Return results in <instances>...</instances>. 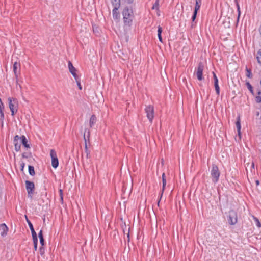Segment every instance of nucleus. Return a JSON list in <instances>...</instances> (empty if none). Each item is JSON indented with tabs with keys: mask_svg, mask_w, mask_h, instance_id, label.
<instances>
[{
	"mask_svg": "<svg viewBox=\"0 0 261 261\" xmlns=\"http://www.w3.org/2000/svg\"><path fill=\"white\" fill-rule=\"evenodd\" d=\"M96 122V117L94 115H92L90 119L89 124L90 127H92Z\"/></svg>",
	"mask_w": 261,
	"mask_h": 261,
	"instance_id": "20",
	"label": "nucleus"
},
{
	"mask_svg": "<svg viewBox=\"0 0 261 261\" xmlns=\"http://www.w3.org/2000/svg\"><path fill=\"white\" fill-rule=\"evenodd\" d=\"M76 82H77V85H78L79 88L80 90H81V89H82V86H81V84H80V82L78 80H77V81H76Z\"/></svg>",
	"mask_w": 261,
	"mask_h": 261,
	"instance_id": "38",
	"label": "nucleus"
},
{
	"mask_svg": "<svg viewBox=\"0 0 261 261\" xmlns=\"http://www.w3.org/2000/svg\"><path fill=\"white\" fill-rule=\"evenodd\" d=\"M199 10V9H198L194 8V12H193V15H192V18H191V19H192V23L191 24V28H194L195 26V25L194 23V21H195V20L196 19V16H197V12H198Z\"/></svg>",
	"mask_w": 261,
	"mask_h": 261,
	"instance_id": "16",
	"label": "nucleus"
},
{
	"mask_svg": "<svg viewBox=\"0 0 261 261\" xmlns=\"http://www.w3.org/2000/svg\"><path fill=\"white\" fill-rule=\"evenodd\" d=\"M237 11L238 12V18H237V22H238L239 20V18H240V7H239L238 4L237 5Z\"/></svg>",
	"mask_w": 261,
	"mask_h": 261,
	"instance_id": "34",
	"label": "nucleus"
},
{
	"mask_svg": "<svg viewBox=\"0 0 261 261\" xmlns=\"http://www.w3.org/2000/svg\"><path fill=\"white\" fill-rule=\"evenodd\" d=\"M71 73L74 76V77L75 78L76 81L78 80V76L76 73V71H74V72L71 71Z\"/></svg>",
	"mask_w": 261,
	"mask_h": 261,
	"instance_id": "35",
	"label": "nucleus"
},
{
	"mask_svg": "<svg viewBox=\"0 0 261 261\" xmlns=\"http://www.w3.org/2000/svg\"><path fill=\"white\" fill-rule=\"evenodd\" d=\"M220 172L216 164H212L211 171V176L214 183H217L219 180Z\"/></svg>",
	"mask_w": 261,
	"mask_h": 261,
	"instance_id": "2",
	"label": "nucleus"
},
{
	"mask_svg": "<svg viewBox=\"0 0 261 261\" xmlns=\"http://www.w3.org/2000/svg\"><path fill=\"white\" fill-rule=\"evenodd\" d=\"M38 237L40 240V245H44V240L43 236L42 230H41L38 233Z\"/></svg>",
	"mask_w": 261,
	"mask_h": 261,
	"instance_id": "22",
	"label": "nucleus"
},
{
	"mask_svg": "<svg viewBox=\"0 0 261 261\" xmlns=\"http://www.w3.org/2000/svg\"><path fill=\"white\" fill-rule=\"evenodd\" d=\"M4 106L2 101L1 99L0 98V121L2 122V125L3 126V121L4 119Z\"/></svg>",
	"mask_w": 261,
	"mask_h": 261,
	"instance_id": "14",
	"label": "nucleus"
},
{
	"mask_svg": "<svg viewBox=\"0 0 261 261\" xmlns=\"http://www.w3.org/2000/svg\"><path fill=\"white\" fill-rule=\"evenodd\" d=\"M22 156L23 158H25V159H27L29 157V156L26 153H22Z\"/></svg>",
	"mask_w": 261,
	"mask_h": 261,
	"instance_id": "37",
	"label": "nucleus"
},
{
	"mask_svg": "<svg viewBox=\"0 0 261 261\" xmlns=\"http://www.w3.org/2000/svg\"><path fill=\"white\" fill-rule=\"evenodd\" d=\"M42 246H41V248H40V250H41V249H42Z\"/></svg>",
	"mask_w": 261,
	"mask_h": 261,
	"instance_id": "45",
	"label": "nucleus"
},
{
	"mask_svg": "<svg viewBox=\"0 0 261 261\" xmlns=\"http://www.w3.org/2000/svg\"><path fill=\"white\" fill-rule=\"evenodd\" d=\"M125 1H126V2L127 3L130 4H132V3H133V1H134V0H125Z\"/></svg>",
	"mask_w": 261,
	"mask_h": 261,
	"instance_id": "40",
	"label": "nucleus"
},
{
	"mask_svg": "<svg viewBox=\"0 0 261 261\" xmlns=\"http://www.w3.org/2000/svg\"><path fill=\"white\" fill-rule=\"evenodd\" d=\"M50 156L51 159V165L53 167L56 169L59 165V161L57 157V153L54 149H51L50 151Z\"/></svg>",
	"mask_w": 261,
	"mask_h": 261,
	"instance_id": "7",
	"label": "nucleus"
},
{
	"mask_svg": "<svg viewBox=\"0 0 261 261\" xmlns=\"http://www.w3.org/2000/svg\"><path fill=\"white\" fill-rule=\"evenodd\" d=\"M37 246H34V250H35V251H36V250H37Z\"/></svg>",
	"mask_w": 261,
	"mask_h": 261,
	"instance_id": "41",
	"label": "nucleus"
},
{
	"mask_svg": "<svg viewBox=\"0 0 261 261\" xmlns=\"http://www.w3.org/2000/svg\"><path fill=\"white\" fill-rule=\"evenodd\" d=\"M257 59L258 62L261 64V49L257 53Z\"/></svg>",
	"mask_w": 261,
	"mask_h": 261,
	"instance_id": "33",
	"label": "nucleus"
},
{
	"mask_svg": "<svg viewBox=\"0 0 261 261\" xmlns=\"http://www.w3.org/2000/svg\"><path fill=\"white\" fill-rule=\"evenodd\" d=\"M84 139L85 140V152L87 153V157L88 158V155L90 154V151L88 149L87 141V139H86V138L85 137V134L84 135Z\"/></svg>",
	"mask_w": 261,
	"mask_h": 261,
	"instance_id": "24",
	"label": "nucleus"
},
{
	"mask_svg": "<svg viewBox=\"0 0 261 261\" xmlns=\"http://www.w3.org/2000/svg\"><path fill=\"white\" fill-rule=\"evenodd\" d=\"M24 166H25L24 163H23V162H21L20 163V167H21V170H23V168H24Z\"/></svg>",
	"mask_w": 261,
	"mask_h": 261,
	"instance_id": "36",
	"label": "nucleus"
},
{
	"mask_svg": "<svg viewBox=\"0 0 261 261\" xmlns=\"http://www.w3.org/2000/svg\"><path fill=\"white\" fill-rule=\"evenodd\" d=\"M162 184H163V185H162V189L161 193V195H160V199L162 197L163 192H164V191L165 190V187H166V176H165V174L164 173H163L162 174Z\"/></svg>",
	"mask_w": 261,
	"mask_h": 261,
	"instance_id": "15",
	"label": "nucleus"
},
{
	"mask_svg": "<svg viewBox=\"0 0 261 261\" xmlns=\"http://www.w3.org/2000/svg\"><path fill=\"white\" fill-rule=\"evenodd\" d=\"M236 127L237 128V131L238 133V135H240L241 134V123H240V118H238V120L236 123Z\"/></svg>",
	"mask_w": 261,
	"mask_h": 261,
	"instance_id": "23",
	"label": "nucleus"
},
{
	"mask_svg": "<svg viewBox=\"0 0 261 261\" xmlns=\"http://www.w3.org/2000/svg\"><path fill=\"white\" fill-rule=\"evenodd\" d=\"M122 15L125 25L130 26L134 17L132 8L128 6L125 7L122 11Z\"/></svg>",
	"mask_w": 261,
	"mask_h": 261,
	"instance_id": "1",
	"label": "nucleus"
},
{
	"mask_svg": "<svg viewBox=\"0 0 261 261\" xmlns=\"http://www.w3.org/2000/svg\"><path fill=\"white\" fill-rule=\"evenodd\" d=\"M213 75L214 82V87L216 90V94L219 95L220 94V89L218 84V79L217 77L215 72H213Z\"/></svg>",
	"mask_w": 261,
	"mask_h": 261,
	"instance_id": "12",
	"label": "nucleus"
},
{
	"mask_svg": "<svg viewBox=\"0 0 261 261\" xmlns=\"http://www.w3.org/2000/svg\"><path fill=\"white\" fill-rule=\"evenodd\" d=\"M68 68H69V71L70 73L71 72V71L72 72L76 71V69L74 67L72 63L70 61L68 62Z\"/></svg>",
	"mask_w": 261,
	"mask_h": 261,
	"instance_id": "27",
	"label": "nucleus"
},
{
	"mask_svg": "<svg viewBox=\"0 0 261 261\" xmlns=\"http://www.w3.org/2000/svg\"><path fill=\"white\" fill-rule=\"evenodd\" d=\"M253 219H254L256 226L258 227H261V223L259 221L258 219H257L256 217H253Z\"/></svg>",
	"mask_w": 261,
	"mask_h": 261,
	"instance_id": "32",
	"label": "nucleus"
},
{
	"mask_svg": "<svg viewBox=\"0 0 261 261\" xmlns=\"http://www.w3.org/2000/svg\"><path fill=\"white\" fill-rule=\"evenodd\" d=\"M13 144L15 146V150L16 151L18 152L20 150L21 148V141L19 135H17L14 137L13 140Z\"/></svg>",
	"mask_w": 261,
	"mask_h": 261,
	"instance_id": "11",
	"label": "nucleus"
},
{
	"mask_svg": "<svg viewBox=\"0 0 261 261\" xmlns=\"http://www.w3.org/2000/svg\"><path fill=\"white\" fill-rule=\"evenodd\" d=\"M246 76L250 79H251L253 76L251 70L250 69H248V68H246Z\"/></svg>",
	"mask_w": 261,
	"mask_h": 261,
	"instance_id": "29",
	"label": "nucleus"
},
{
	"mask_svg": "<svg viewBox=\"0 0 261 261\" xmlns=\"http://www.w3.org/2000/svg\"><path fill=\"white\" fill-rule=\"evenodd\" d=\"M227 220L230 225H233L237 223V214L234 211L230 210L229 212Z\"/></svg>",
	"mask_w": 261,
	"mask_h": 261,
	"instance_id": "6",
	"label": "nucleus"
},
{
	"mask_svg": "<svg viewBox=\"0 0 261 261\" xmlns=\"http://www.w3.org/2000/svg\"><path fill=\"white\" fill-rule=\"evenodd\" d=\"M8 231V228L5 223L0 225V234L2 236H5Z\"/></svg>",
	"mask_w": 261,
	"mask_h": 261,
	"instance_id": "13",
	"label": "nucleus"
},
{
	"mask_svg": "<svg viewBox=\"0 0 261 261\" xmlns=\"http://www.w3.org/2000/svg\"><path fill=\"white\" fill-rule=\"evenodd\" d=\"M256 185H259V181H258V180H256Z\"/></svg>",
	"mask_w": 261,
	"mask_h": 261,
	"instance_id": "42",
	"label": "nucleus"
},
{
	"mask_svg": "<svg viewBox=\"0 0 261 261\" xmlns=\"http://www.w3.org/2000/svg\"><path fill=\"white\" fill-rule=\"evenodd\" d=\"M127 238H128V239H129V233H128V234H127Z\"/></svg>",
	"mask_w": 261,
	"mask_h": 261,
	"instance_id": "44",
	"label": "nucleus"
},
{
	"mask_svg": "<svg viewBox=\"0 0 261 261\" xmlns=\"http://www.w3.org/2000/svg\"><path fill=\"white\" fill-rule=\"evenodd\" d=\"M201 5V0H195L194 8L200 9Z\"/></svg>",
	"mask_w": 261,
	"mask_h": 261,
	"instance_id": "30",
	"label": "nucleus"
},
{
	"mask_svg": "<svg viewBox=\"0 0 261 261\" xmlns=\"http://www.w3.org/2000/svg\"><path fill=\"white\" fill-rule=\"evenodd\" d=\"M111 3L114 8H119L120 7V0H111Z\"/></svg>",
	"mask_w": 261,
	"mask_h": 261,
	"instance_id": "21",
	"label": "nucleus"
},
{
	"mask_svg": "<svg viewBox=\"0 0 261 261\" xmlns=\"http://www.w3.org/2000/svg\"><path fill=\"white\" fill-rule=\"evenodd\" d=\"M20 138L21 143L25 147V148H30V146L29 144L28 143V140L25 136L22 135Z\"/></svg>",
	"mask_w": 261,
	"mask_h": 261,
	"instance_id": "17",
	"label": "nucleus"
},
{
	"mask_svg": "<svg viewBox=\"0 0 261 261\" xmlns=\"http://www.w3.org/2000/svg\"><path fill=\"white\" fill-rule=\"evenodd\" d=\"M152 9L159 10V0H156L152 7Z\"/></svg>",
	"mask_w": 261,
	"mask_h": 261,
	"instance_id": "31",
	"label": "nucleus"
},
{
	"mask_svg": "<svg viewBox=\"0 0 261 261\" xmlns=\"http://www.w3.org/2000/svg\"><path fill=\"white\" fill-rule=\"evenodd\" d=\"M60 197H61V200L62 201H63V195H62V190H60Z\"/></svg>",
	"mask_w": 261,
	"mask_h": 261,
	"instance_id": "39",
	"label": "nucleus"
},
{
	"mask_svg": "<svg viewBox=\"0 0 261 261\" xmlns=\"http://www.w3.org/2000/svg\"><path fill=\"white\" fill-rule=\"evenodd\" d=\"M251 167L254 168V164L253 163H252Z\"/></svg>",
	"mask_w": 261,
	"mask_h": 261,
	"instance_id": "43",
	"label": "nucleus"
},
{
	"mask_svg": "<svg viewBox=\"0 0 261 261\" xmlns=\"http://www.w3.org/2000/svg\"><path fill=\"white\" fill-rule=\"evenodd\" d=\"M13 71L15 75L16 80H18V76L20 73V63L15 62L13 65Z\"/></svg>",
	"mask_w": 261,
	"mask_h": 261,
	"instance_id": "10",
	"label": "nucleus"
},
{
	"mask_svg": "<svg viewBox=\"0 0 261 261\" xmlns=\"http://www.w3.org/2000/svg\"><path fill=\"white\" fill-rule=\"evenodd\" d=\"M163 30L161 27L158 26V37L159 38V41L161 42H163V39L161 36Z\"/></svg>",
	"mask_w": 261,
	"mask_h": 261,
	"instance_id": "19",
	"label": "nucleus"
},
{
	"mask_svg": "<svg viewBox=\"0 0 261 261\" xmlns=\"http://www.w3.org/2000/svg\"><path fill=\"white\" fill-rule=\"evenodd\" d=\"M255 100L257 103L261 102V91L257 92V95L255 97Z\"/></svg>",
	"mask_w": 261,
	"mask_h": 261,
	"instance_id": "28",
	"label": "nucleus"
},
{
	"mask_svg": "<svg viewBox=\"0 0 261 261\" xmlns=\"http://www.w3.org/2000/svg\"><path fill=\"white\" fill-rule=\"evenodd\" d=\"M145 111L148 119L150 123H152L154 114L153 106L150 105L147 106L145 109Z\"/></svg>",
	"mask_w": 261,
	"mask_h": 261,
	"instance_id": "4",
	"label": "nucleus"
},
{
	"mask_svg": "<svg viewBox=\"0 0 261 261\" xmlns=\"http://www.w3.org/2000/svg\"><path fill=\"white\" fill-rule=\"evenodd\" d=\"M9 102V107L11 112V115L13 116L15 113L17 111V100L16 98L9 97L8 98Z\"/></svg>",
	"mask_w": 261,
	"mask_h": 261,
	"instance_id": "3",
	"label": "nucleus"
},
{
	"mask_svg": "<svg viewBox=\"0 0 261 261\" xmlns=\"http://www.w3.org/2000/svg\"><path fill=\"white\" fill-rule=\"evenodd\" d=\"M26 189L28 192V196L32 197L33 192L35 188V185L33 182L29 180L25 181Z\"/></svg>",
	"mask_w": 261,
	"mask_h": 261,
	"instance_id": "9",
	"label": "nucleus"
},
{
	"mask_svg": "<svg viewBox=\"0 0 261 261\" xmlns=\"http://www.w3.org/2000/svg\"><path fill=\"white\" fill-rule=\"evenodd\" d=\"M204 69V64L202 62H200L198 63V67L196 69V75L199 81H202L203 77V71Z\"/></svg>",
	"mask_w": 261,
	"mask_h": 261,
	"instance_id": "8",
	"label": "nucleus"
},
{
	"mask_svg": "<svg viewBox=\"0 0 261 261\" xmlns=\"http://www.w3.org/2000/svg\"><path fill=\"white\" fill-rule=\"evenodd\" d=\"M246 85L247 86V88L250 92V93L252 94H254L253 89L252 85L250 84V83L248 81L246 82Z\"/></svg>",
	"mask_w": 261,
	"mask_h": 261,
	"instance_id": "25",
	"label": "nucleus"
},
{
	"mask_svg": "<svg viewBox=\"0 0 261 261\" xmlns=\"http://www.w3.org/2000/svg\"><path fill=\"white\" fill-rule=\"evenodd\" d=\"M29 168V173L30 175L33 176L35 175V172L34 171V168L33 166L29 165L28 167Z\"/></svg>",
	"mask_w": 261,
	"mask_h": 261,
	"instance_id": "26",
	"label": "nucleus"
},
{
	"mask_svg": "<svg viewBox=\"0 0 261 261\" xmlns=\"http://www.w3.org/2000/svg\"><path fill=\"white\" fill-rule=\"evenodd\" d=\"M119 8L114 7L112 10L113 17L114 19H117L119 18V13L117 12Z\"/></svg>",
	"mask_w": 261,
	"mask_h": 261,
	"instance_id": "18",
	"label": "nucleus"
},
{
	"mask_svg": "<svg viewBox=\"0 0 261 261\" xmlns=\"http://www.w3.org/2000/svg\"><path fill=\"white\" fill-rule=\"evenodd\" d=\"M25 217L27 223H28V224L29 226V228L30 229V230L31 231L33 241V245H37L38 238H37V234L34 229L33 225L32 223L31 222V221L28 219L27 215H25Z\"/></svg>",
	"mask_w": 261,
	"mask_h": 261,
	"instance_id": "5",
	"label": "nucleus"
}]
</instances>
